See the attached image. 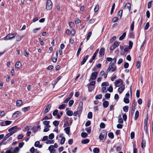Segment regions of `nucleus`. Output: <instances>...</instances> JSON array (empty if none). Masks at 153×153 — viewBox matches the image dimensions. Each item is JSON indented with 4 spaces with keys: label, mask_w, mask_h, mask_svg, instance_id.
Masks as SVG:
<instances>
[{
    "label": "nucleus",
    "mask_w": 153,
    "mask_h": 153,
    "mask_svg": "<svg viewBox=\"0 0 153 153\" xmlns=\"http://www.w3.org/2000/svg\"><path fill=\"white\" fill-rule=\"evenodd\" d=\"M16 34V33H9L4 38V39L5 40H11L14 38Z\"/></svg>",
    "instance_id": "f257e3e1"
},
{
    "label": "nucleus",
    "mask_w": 153,
    "mask_h": 153,
    "mask_svg": "<svg viewBox=\"0 0 153 153\" xmlns=\"http://www.w3.org/2000/svg\"><path fill=\"white\" fill-rule=\"evenodd\" d=\"M53 4L51 0H48L46 2V9L47 10H51Z\"/></svg>",
    "instance_id": "f03ea898"
},
{
    "label": "nucleus",
    "mask_w": 153,
    "mask_h": 153,
    "mask_svg": "<svg viewBox=\"0 0 153 153\" xmlns=\"http://www.w3.org/2000/svg\"><path fill=\"white\" fill-rule=\"evenodd\" d=\"M98 72H93L92 73L89 80H94L97 77Z\"/></svg>",
    "instance_id": "7ed1b4c3"
},
{
    "label": "nucleus",
    "mask_w": 153,
    "mask_h": 153,
    "mask_svg": "<svg viewBox=\"0 0 153 153\" xmlns=\"http://www.w3.org/2000/svg\"><path fill=\"white\" fill-rule=\"evenodd\" d=\"M148 118L147 117L146 118L144 119V129L146 133L147 131V125L148 123Z\"/></svg>",
    "instance_id": "20e7f679"
},
{
    "label": "nucleus",
    "mask_w": 153,
    "mask_h": 153,
    "mask_svg": "<svg viewBox=\"0 0 153 153\" xmlns=\"http://www.w3.org/2000/svg\"><path fill=\"white\" fill-rule=\"evenodd\" d=\"M51 104H48L46 105L45 109L43 112L44 114L47 113L50 111L51 107Z\"/></svg>",
    "instance_id": "39448f33"
},
{
    "label": "nucleus",
    "mask_w": 153,
    "mask_h": 153,
    "mask_svg": "<svg viewBox=\"0 0 153 153\" xmlns=\"http://www.w3.org/2000/svg\"><path fill=\"white\" fill-rule=\"evenodd\" d=\"M116 70V67L114 65H110L107 69V71H111L112 72Z\"/></svg>",
    "instance_id": "423d86ee"
},
{
    "label": "nucleus",
    "mask_w": 153,
    "mask_h": 153,
    "mask_svg": "<svg viewBox=\"0 0 153 153\" xmlns=\"http://www.w3.org/2000/svg\"><path fill=\"white\" fill-rule=\"evenodd\" d=\"M83 103L82 102H80L79 105L77 108V111L79 112V113L81 114L82 109Z\"/></svg>",
    "instance_id": "0eeeda50"
},
{
    "label": "nucleus",
    "mask_w": 153,
    "mask_h": 153,
    "mask_svg": "<svg viewBox=\"0 0 153 153\" xmlns=\"http://www.w3.org/2000/svg\"><path fill=\"white\" fill-rule=\"evenodd\" d=\"M119 45L118 42L117 41H115L114 44L110 47V49L111 50H114L115 49L116 47H117Z\"/></svg>",
    "instance_id": "6e6552de"
},
{
    "label": "nucleus",
    "mask_w": 153,
    "mask_h": 153,
    "mask_svg": "<svg viewBox=\"0 0 153 153\" xmlns=\"http://www.w3.org/2000/svg\"><path fill=\"white\" fill-rule=\"evenodd\" d=\"M21 114L20 113L19 111H16L14 112L13 114V118H16L18 116H20Z\"/></svg>",
    "instance_id": "1a4fd4ad"
},
{
    "label": "nucleus",
    "mask_w": 153,
    "mask_h": 153,
    "mask_svg": "<svg viewBox=\"0 0 153 153\" xmlns=\"http://www.w3.org/2000/svg\"><path fill=\"white\" fill-rule=\"evenodd\" d=\"M124 89L125 86L124 85H122L121 87H119L118 89V91L119 93L121 94L124 90Z\"/></svg>",
    "instance_id": "9d476101"
},
{
    "label": "nucleus",
    "mask_w": 153,
    "mask_h": 153,
    "mask_svg": "<svg viewBox=\"0 0 153 153\" xmlns=\"http://www.w3.org/2000/svg\"><path fill=\"white\" fill-rule=\"evenodd\" d=\"M136 101L135 100L133 101V102L132 104V109L131 111V113H133L135 111V106Z\"/></svg>",
    "instance_id": "9b49d317"
},
{
    "label": "nucleus",
    "mask_w": 153,
    "mask_h": 153,
    "mask_svg": "<svg viewBox=\"0 0 153 153\" xmlns=\"http://www.w3.org/2000/svg\"><path fill=\"white\" fill-rule=\"evenodd\" d=\"M105 53V49L103 48H100V51H99V54L101 56H103L104 54Z\"/></svg>",
    "instance_id": "f8f14e48"
},
{
    "label": "nucleus",
    "mask_w": 153,
    "mask_h": 153,
    "mask_svg": "<svg viewBox=\"0 0 153 153\" xmlns=\"http://www.w3.org/2000/svg\"><path fill=\"white\" fill-rule=\"evenodd\" d=\"M88 55H87L86 56L84 57V58L83 59V60L81 63V65H83L85 64V63L86 62L87 60L88 59Z\"/></svg>",
    "instance_id": "ddd939ff"
},
{
    "label": "nucleus",
    "mask_w": 153,
    "mask_h": 153,
    "mask_svg": "<svg viewBox=\"0 0 153 153\" xmlns=\"http://www.w3.org/2000/svg\"><path fill=\"white\" fill-rule=\"evenodd\" d=\"M87 86L88 88V90L89 92H91L94 89L95 86L92 85H90L88 84Z\"/></svg>",
    "instance_id": "4468645a"
},
{
    "label": "nucleus",
    "mask_w": 153,
    "mask_h": 153,
    "mask_svg": "<svg viewBox=\"0 0 153 153\" xmlns=\"http://www.w3.org/2000/svg\"><path fill=\"white\" fill-rule=\"evenodd\" d=\"M17 127L16 126H13L11 128H9L8 130V131L9 132H10L11 131H16V132L17 131Z\"/></svg>",
    "instance_id": "2eb2a0df"
},
{
    "label": "nucleus",
    "mask_w": 153,
    "mask_h": 153,
    "mask_svg": "<svg viewBox=\"0 0 153 153\" xmlns=\"http://www.w3.org/2000/svg\"><path fill=\"white\" fill-rule=\"evenodd\" d=\"M43 124L45 125V127L50 128L51 126L49 125L50 121H45L43 122Z\"/></svg>",
    "instance_id": "dca6fc26"
},
{
    "label": "nucleus",
    "mask_w": 153,
    "mask_h": 153,
    "mask_svg": "<svg viewBox=\"0 0 153 153\" xmlns=\"http://www.w3.org/2000/svg\"><path fill=\"white\" fill-rule=\"evenodd\" d=\"M22 66V64L19 62H17L15 64V66L16 68H19Z\"/></svg>",
    "instance_id": "f3484780"
},
{
    "label": "nucleus",
    "mask_w": 153,
    "mask_h": 153,
    "mask_svg": "<svg viewBox=\"0 0 153 153\" xmlns=\"http://www.w3.org/2000/svg\"><path fill=\"white\" fill-rule=\"evenodd\" d=\"M108 105L109 102L107 101H105L103 102V106L105 108L107 107Z\"/></svg>",
    "instance_id": "a211bd4d"
},
{
    "label": "nucleus",
    "mask_w": 153,
    "mask_h": 153,
    "mask_svg": "<svg viewBox=\"0 0 153 153\" xmlns=\"http://www.w3.org/2000/svg\"><path fill=\"white\" fill-rule=\"evenodd\" d=\"M64 130L65 133L68 135L69 134L70 131V128L69 127L65 128L64 129Z\"/></svg>",
    "instance_id": "6ab92c4d"
},
{
    "label": "nucleus",
    "mask_w": 153,
    "mask_h": 153,
    "mask_svg": "<svg viewBox=\"0 0 153 153\" xmlns=\"http://www.w3.org/2000/svg\"><path fill=\"white\" fill-rule=\"evenodd\" d=\"M126 32H124L123 34L121 35L119 38V39L120 40H122L123 39L124 37L126 36Z\"/></svg>",
    "instance_id": "aec40b11"
},
{
    "label": "nucleus",
    "mask_w": 153,
    "mask_h": 153,
    "mask_svg": "<svg viewBox=\"0 0 153 153\" xmlns=\"http://www.w3.org/2000/svg\"><path fill=\"white\" fill-rule=\"evenodd\" d=\"M89 142V140L88 139H85L82 140V141L81 143L83 144H86L88 143Z\"/></svg>",
    "instance_id": "412c9836"
},
{
    "label": "nucleus",
    "mask_w": 153,
    "mask_h": 153,
    "mask_svg": "<svg viewBox=\"0 0 153 153\" xmlns=\"http://www.w3.org/2000/svg\"><path fill=\"white\" fill-rule=\"evenodd\" d=\"M139 111H136L135 113V116H134V119L135 120L137 119L139 117Z\"/></svg>",
    "instance_id": "4be33fe9"
},
{
    "label": "nucleus",
    "mask_w": 153,
    "mask_h": 153,
    "mask_svg": "<svg viewBox=\"0 0 153 153\" xmlns=\"http://www.w3.org/2000/svg\"><path fill=\"white\" fill-rule=\"evenodd\" d=\"M146 146V141L144 140H142L141 142V147L143 149Z\"/></svg>",
    "instance_id": "5701e85b"
},
{
    "label": "nucleus",
    "mask_w": 153,
    "mask_h": 153,
    "mask_svg": "<svg viewBox=\"0 0 153 153\" xmlns=\"http://www.w3.org/2000/svg\"><path fill=\"white\" fill-rule=\"evenodd\" d=\"M22 102L21 100H18L16 102V105L18 106H20L22 105Z\"/></svg>",
    "instance_id": "b1692460"
},
{
    "label": "nucleus",
    "mask_w": 153,
    "mask_h": 153,
    "mask_svg": "<svg viewBox=\"0 0 153 153\" xmlns=\"http://www.w3.org/2000/svg\"><path fill=\"white\" fill-rule=\"evenodd\" d=\"M125 7H127V8L129 10V11H130L131 4L129 3H127L125 5Z\"/></svg>",
    "instance_id": "393cba45"
},
{
    "label": "nucleus",
    "mask_w": 153,
    "mask_h": 153,
    "mask_svg": "<svg viewBox=\"0 0 153 153\" xmlns=\"http://www.w3.org/2000/svg\"><path fill=\"white\" fill-rule=\"evenodd\" d=\"M73 112L71 110H68L66 112V114L67 115L69 116H72L73 115Z\"/></svg>",
    "instance_id": "a878e982"
},
{
    "label": "nucleus",
    "mask_w": 153,
    "mask_h": 153,
    "mask_svg": "<svg viewBox=\"0 0 153 153\" xmlns=\"http://www.w3.org/2000/svg\"><path fill=\"white\" fill-rule=\"evenodd\" d=\"M108 137L111 139H113L114 137V135L113 133L109 132L108 133Z\"/></svg>",
    "instance_id": "bb28decb"
},
{
    "label": "nucleus",
    "mask_w": 153,
    "mask_h": 153,
    "mask_svg": "<svg viewBox=\"0 0 153 153\" xmlns=\"http://www.w3.org/2000/svg\"><path fill=\"white\" fill-rule=\"evenodd\" d=\"M93 151L94 153H98L100 151V149L98 148H95L94 149Z\"/></svg>",
    "instance_id": "cd10ccee"
},
{
    "label": "nucleus",
    "mask_w": 153,
    "mask_h": 153,
    "mask_svg": "<svg viewBox=\"0 0 153 153\" xmlns=\"http://www.w3.org/2000/svg\"><path fill=\"white\" fill-rule=\"evenodd\" d=\"M123 11L122 10H120L118 13V16L120 17V19L121 18V16L122 15Z\"/></svg>",
    "instance_id": "c85d7f7f"
},
{
    "label": "nucleus",
    "mask_w": 153,
    "mask_h": 153,
    "mask_svg": "<svg viewBox=\"0 0 153 153\" xmlns=\"http://www.w3.org/2000/svg\"><path fill=\"white\" fill-rule=\"evenodd\" d=\"M59 121L55 120L53 122V124L55 126H57L59 125Z\"/></svg>",
    "instance_id": "c756f323"
},
{
    "label": "nucleus",
    "mask_w": 153,
    "mask_h": 153,
    "mask_svg": "<svg viewBox=\"0 0 153 153\" xmlns=\"http://www.w3.org/2000/svg\"><path fill=\"white\" fill-rule=\"evenodd\" d=\"M85 130L88 134H89L91 131V127H88L86 128H85Z\"/></svg>",
    "instance_id": "7c9ffc66"
},
{
    "label": "nucleus",
    "mask_w": 153,
    "mask_h": 153,
    "mask_svg": "<svg viewBox=\"0 0 153 153\" xmlns=\"http://www.w3.org/2000/svg\"><path fill=\"white\" fill-rule=\"evenodd\" d=\"M91 34H92L91 32L90 31L88 33V35H87V37H86L87 41L89 39L90 37H91Z\"/></svg>",
    "instance_id": "2f4dec72"
},
{
    "label": "nucleus",
    "mask_w": 153,
    "mask_h": 153,
    "mask_svg": "<svg viewBox=\"0 0 153 153\" xmlns=\"http://www.w3.org/2000/svg\"><path fill=\"white\" fill-rule=\"evenodd\" d=\"M22 36L18 35L16 36V40L17 41H19L22 39Z\"/></svg>",
    "instance_id": "473e14b6"
},
{
    "label": "nucleus",
    "mask_w": 153,
    "mask_h": 153,
    "mask_svg": "<svg viewBox=\"0 0 153 153\" xmlns=\"http://www.w3.org/2000/svg\"><path fill=\"white\" fill-rule=\"evenodd\" d=\"M123 109L124 111L127 112L128 110V106H125L123 108Z\"/></svg>",
    "instance_id": "72a5a7b5"
},
{
    "label": "nucleus",
    "mask_w": 153,
    "mask_h": 153,
    "mask_svg": "<svg viewBox=\"0 0 153 153\" xmlns=\"http://www.w3.org/2000/svg\"><path fill=\"white\" fill-rule=\"evenodd\" d=\"M101 134H102V135L105 137V138L107 136V132H106L105 130H103L101 133Z\"/></svg>",
    "instance_id": "f704fd0d"
},
{
    "label": "nucleus",
    "mask_w": 153,
    "mask_h": 153,
    "mask_svg": "<svg viewBox=\"0 0 153 153\" xmlns=\"http://www.w3.org/2000/svg\"><path fill=\"white\" fill-rule=\"evenodd\" d=\"M117 59L115 58H114V59H113V60H112L111 62H110V65H114V64L116 63V62Z\"/></svg>",
    "instance_id": "c9c22d12"
},
{
    "label": "nucleus",
    "mask_w": 153,
    "mask_h": 153,
    "mask_svg": "<svg viewBox=\"0 0 153 153\" xmlns=\"http://www.w3.org/2000/svg\"><path fill=\"white\" fill-rule=\"evenodd\" d=\"M102 95L101 94L97 95L95 97V98L97 100L100 99L102 97Z\"/></svg>",
    "instance_id": "e433bc0d"
},
{
    "label": "nucleus",
    "mask_w": 153,
    "mask_h": 153,
    "mask_svg": "<svg viewBox=\"0 0 153 153\" xmlns=\"http://www.w3.org/2000/svg\"><path fill=\"white\" fill-rule=\"evenodd\" d=\"M134 21H133L132 22L130 26V30L131 31H132L134 30Z\"/></svg>",
    "instance_id": "4c0bfd02"
},
{
    "label": "nucleus",
    "mask_w": 153,
    "mask_h": 153,
    "mask_svg": "<svg viewBox=\"0 0 153 153\" xmlns=\"http://www.w3.org/2000/svg\"><path fill=\"white\" fill-rule=\"evenodd\" d=\"M88 134L85 132H82L81 134V136L83 138H85L87 137Z\"/></svg>",
    "instance_id": "58836bf2"
},
{
    "label": "nucleus",
    "mask_w": 153,
    "mask_h": 153,
    "mask_svg": "<svg viewBox=\"0 0 153 153\" xmlns=\"http://www.w3.org/2000/svg\"><path fill=\"white\" fill-rule=\"evenodd\" d=\"M65 104H62L60 105L59 107V108L60 109H62L65 108Z\"/></svg>",
    "instance_id": "ea45409f"
},
{
    "label": "nucleus",
    "mask_w": 153,
    "mask_h": 153,
    "mask_svg": "<svg viewBox=\"0 0 153 153\" xmlns=\"http://www.w3.org/2000/svg\"><path fill=\"white\" fill-rule=\"evenodd\" d=\"M129 45L128 46V48L129 49H131L133 46V42L131 41H129Z\"/></svg>",
    "instance_id": "a19ab883"
},
{
    "label": "nucleus",
    "mask_w": 153,
    "mask_h": 153,
    "mask_svg": "<svg viewBox=\"0 0 153 153\" xmlns=\"http://www.w3.org/2000/svg\"><path fill=\"white\" fill-rule=\"evenodd\" d=\"M123 101L126 103H128L129 102V100L128 98L125 97L123 99Z\"/></svg>",
    "instance_id": "79ce46f5"
},
{
    "label": "nucleus",
    "mask_w": 153,
    "mask_h": 153,
    "mask_svg": "<svg viewBox=\"0 0 153 153\" xmlns=\"http://www.w3.org/2000/svg\"><path fill=\"white\" fill-rule=\"evenodd\" d=\"M92 117V113L91 112H89L88 115V119H91Z\"/></svg>",
    "instance_id": "37998d69"
},
{
    "label": "nucleus",
    "mask_w": 153,
    "mask_h": 153,
    "mask_svg": "<svg viewBox=\"0 0 153 153\" xmlns=\"http://www.w3.org/2000/svg\"><path fill=\"white\" fill-rule=\"evenodd\" d=\"M46 143L47 144H51L54 143V141L53 140H48L46 142Z\"/></svg>",
    "instance_id": "c03bdc74"
},
{
    "label": "nucleus",
    "mask_w": 153,
    "mask_h": 153,
    "mask_svg": "<svg viewBox=\"0 0 153 153\" xmlns=\"http://www.w3.org/2000/svg\"><path fill=\"white\" fill-rule=\"evenodd\" d=\"M82 49V47H80V46H79V48H78V50L77 51L76 55L77 56H78L79 54L80 53Z\"/></svg>",
    "instance_id": "a18cd8bd"
},
{
    "label": "nucleus",
    "mask_w": 153,
    "mask_h": 153,
    "mask_svg": "<svg viewBox=\"0 0 153 153\" xmlns=\"http://www.w3.org/2000/svg\"><path fill=\"white\" fill-rule=\"evenodd\" d=\"M65 140V138L64 137H62L61 139V141H60L61 144H63L64 143Z\"/></svg>",
    "instance_id": "49530a36"
},
{
    "label": "nucleus",
    "mask_w": 153,
    "mask_h": 153,
    "mask_svg": "<svg viewBox=\"0 0 153 153\" xmlns=\"http://www.w3.org/2000/svg\"><path fill=\"white\" fill-rule=\"evenodd\" d=\"M120 83V79L117 80L114 82V85L115 87L117 86V85L119 84Z\"/></svg>",
    "instance_id": "de8ad7c7"
},
{
    "label": "nucleus",
    "mask_w": 153,
    "mask_h": 153,
    "mask_svg": "<svg viewBox=\"0 0 153 153\" xmlns=\"http://www.w3.org/2000/svg\"><path fill=\"white\" fill-rule=\"evenodd\" d=\"M99 8V6L98 5H96L94 8V11L95 12H97Z\"/></svg>",
    "instance_id": "09e8293b"
},
{
    "label": "nucleus",
    "mask_w": 153,
    "mask_h": 153,
    "mask_svg": "<svg viewBox=\"0 0 153 153\" xmlns=\"http://www.w3.org/2000/svg\"><path fill=\"white\" fill-rule=\"evenodd\" d=\"M74 103V101L73 100H70L68 103V106L69 107L71 106Z\"/></svg>",
    "instance_id": "8fccbe9b"
},
{
    "label": "nucleus",
    "mask_w": 153,
    "mask_h": 153,
    "mask_svg": "<svg viewBox=\"0 0 153 153\" xmlns=\"http://www.w3.org/2000/svg\"><path fill=\"white\" fill-rule=\"evenodd\" d=\"M149 22H147L146 23L145 27H144V30H147L148 28L149 27Z\"/></svg>",
    "instance_id": "3c124183"
},
{
    "label": "nucleus",
    "mask_w": 153,
    "mask_h": 153,
    "mask_svg": "<svg viewBox=\"0 0 153 153\" xmlns=\"http://www.w3.org/2000/svg\"><path fill=\"white\" fill-rule=\"evenodd\" d=\"M12 123V121L9 120H6L5 121V125L6 126L9 125Z\"/></svg>",
    "instance_id": "603ef678"
},
{
    "label": "nucleus",
    "mask_w": 153,
    "mask_h": 153,
    "mask_svg": "<svg viewBox=\"0 0 153 153\" xmlns=\"http://www.w3.org/2000/svg\"><path fill=\"white\" fill-rule=\"evenodd\" d=\"M54 137V134L53 133H51L49 135V138L50 139H52Z\"/></svg>",
    "instance_id": "864d4df0"
},
{
    "label": "nucleus",
    "mask_w": 153,
    "mask_h": 153,
    "mask_svg": "<svg viewBox=\"0 0 153 153\" xmlns=\"http://www.w3.org/2000/svg\"><path fill=\"white\" fill-rule=\"evenodd\" d=\"M10 136L8 134V133L6 134L4 137V139L3 140V141H5Z\"/></svg>",
    "instance_id": "5fc2aeb1"
},
{
    "label": "nucleus",
    "mask_w": 153,
    "mask_h": 153,
    "mask_svg": "<svg viewBox=\"0 0 153 153\" xmlns=\"http://www.w3.org/2000/svg\"><path fill=\"white\" fill-rule=\"evenodd\" d=\"M100 127L101 128H104L105 127V125L103 123H101L100 124Z\"/></svg>",
    "instance_id": "6e6d98bb"
},
{
    "label": "nucleus",
    "mask_w": 153,
    "mask_h": 153,
    "mask_svg": "<svg viewBox=\"0 0 153 153\" xmlns=\"http://www.w3.org/2000/svg\"><path fill=\"white\" fill-rule=\"evenodd\" d=\"M108 83L107 82H103L101 84V86H108Z\"/></svg>",
    "instance_id": "4d7b16f0"
},
{
    "label": "nucleus",
    "mask_w": 153,
    "mask_h": 153,
    "mask_svg": "<svg viewBox=\"0 0 153 153\" xmlns=\"http://www.w3.org/2000/svg\"><path fill=\"white\" fill-rule=\"evenodd\" d=\"M129 64L128 62H125L124 65V67L125 68H127L128 67Z\"/></svg>",
    "instance_id": "13d9d810"
},
{
    "label": "nucleus",
    "mask_w": 153,
    "mask_h": 153,
    "mask_svg": "<svg viewBox=\"0 0 153 153\" xmlns=\"http://www.w3.org/2000/svg\"><path fill=\"white\" fill-rule=\"evenodd\" d=\"M58 110L57 109L55 110L53 113V115L54 116H55L57 114Z\"/></svg>",
    "instance_id": "bf43d9fd"
},
{
    "label": "nucleus",
    "mask_w": 153,
    "mask_h": 153,
    "mask_svg": "<svg viewBox=\"0 0 153 153\" xmlns=\"http://www.w3.org/2000/svg\"><path fill=\"white\" fill-rule=\"evenodd\" d=\"M54 146L53 145H51L48 148V150L50 151L54 150Z\"/></svg>",
    "instance_id": "052dcab7"
},
{
    "label": "nucleus",
    "mask_w": 153,
    "mask_h": 153,
    "mask_svg": "<svg viewBox=\"0 0 153 153\" xmlns=\"http://www.w3.org/2000/svg\"><path fill=\"white\" fill-rule=\"evenodd\" d=\"M24 136L22 134H19L17 137L18 139H21Z\"/></svg>",
    "instance_id": "680f3d73"
},
{
    "label": "nucleus",
    "mask_w": 153,
    "mask_h": 153,
    "mask_svg": "<svg viewBox=\"0 0 153 153\" xmlns=\"http://www.w3.org/2000/svg\"><path fill=\"white\" fill-rule=\"evenodd\" d=\"M29 108V106L24 107L22 108V110L25 112L26 111H28V109Z\"/></svg>",
    "instance_id": "e2e57ef3"
},
{
    "label": "nucleus",
    "mask_w": 153,
    "mask_h": 153,
    "mask_svg": "<svg viewBox=\"0 0 153 153\" xmlns=\"http://www.w3.org/2000/svg\"><path fill=\"white\" fill-rule=\"evenodd\" d=\"M104 137H104V136L102 135V134H101L99 136V138L100 139V140H103L104 139Z\"/></svg>",
    "instance_id": "0e129e2a"
},
{
    "label": "nucleus",
    "mask_w": 153,
    "mask_h": 153,
    "mask_svg": "<svg viewBox=\"0 0 153 153\" xmlns=\"http://www.w3.org/2000/svg\"><path fill=\"white\" fill-rule=\"evenodd\" d=\"M136 66L138 69L140 68V63L139 61H138L137 62Z\"/></svg>",
    "instance_id": "69168bd1"
},
{
    "label": "nucleus",
    "mask_w": 153,
    "mask_h": 153,
    "mask_svg": "<svg viewBox=\"0 0 153 153\" xmlns=\"http://www.w3.org/2000/svg\"><path fill=\"white\" fill-rule=\"evenodd\" d=\"M32 132L34 133H35L37 131L36 127H33L32 128Z\"/></svg>",
    "instance_id": "338daca9"
},
{
    "label": "nucleus",
    "mask_w": 153,
    "mask_h": 153,
    "mask_svg": "<svg viewBox=\"0 0 153 153\" xmlns=\"http://www.w3.org/2000/svg\"><path fill=\"white\" fill-rule=\"evenodd\" d=\"M91 124V121L90 120L87 121L85 124V126H89Z\"/></svg>",
    "instance_id": "774afa93"
}]
</instances>
